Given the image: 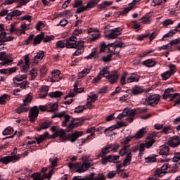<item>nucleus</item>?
<instances>
[{
  "label": "nucleus",
  "mask_w": 180,
  "mask_h": 180,
  "mask_svg": "<svg viewBox=\"0 0 180 180\" xmlns=\"http://www.w3.org/2000/svg\"><path fill=\"white\" fill-rule=\"evenodd\" d=\"M51 131L53 133L51 135V139L60 137L62 141L69 140L71 143H75L77 139L82 136V133L78 131L67 135V133L63 129H57V127L55 126L51 127Z\"/></svg>",
  "instance_id": "f257e3e1"
},
{
  "label": "nucleus",
  "mask_w": 180,
  "mask_h": 180,
  "mask_svg": "<svg viewBox=\"0 0 180 180\" xmlns=\"http://www.w3.org/2000/svg\"><path fill=\"white\" fill-rule=\"evenodd\" d=\"M103 77L107 78L110 83L116 84V82H117V79H119V73L117 72V70H115L110 73V72H109V67L105 66L100 71L96 77L93 79V84H98Z\"/></svg>",
  "instance_id": "f03ea898"
},
{
  "label": "nucleus",
  "mask_w": 180,
  "mask_h": 180,
  "mask_svg": "<svg viewBox=\"0 0 180 180\" xmlns=\"http://www.w3.org/2000/svg\"><path fill=\"white\" fill-rule=\"evenodd\" d=\"M124 47H126V45L122 41H119L117 44L113 42L107 44L105 42H102L100 45V53H105L106 50H108L109 53L114 56H119L120 50H117V49H124Z\"/></svg>",
  "instance_id": "7ed1b4c3"
},
{
  "label": "nucleus",
  "mask_w": 180,
  "mask_h": 180,
  "mask_svg": "<svg viewBox=\"0 0 180 180\" xmlns=\"http://www.w3.org/2000/svg\"><path fill=\"white\" fill-rule=\"evenodd\" d=\"M77 39L75 36L70 37L66 40L67 49H77V50L72 54V56H80L84 53V41H77Z\"/></svg>",
  "instance_id": "20e7f679"
},
{
  "label": "nucleus",
  "mask_w": 180,
  "mask_h": 180,
  "mask_svg": "<svg viewBox=\"0 0 180 180\" xmlns=\"http://www.w3.org/2000/svg\"><path fill=\"white\" fill-rule=\"evenodd\" d=\"M174 92V88H168L167 89L163 94V99L169 98L170 102H174V106H176V105H180V94L179 93Z\"/></svg>",
  "instance_id": "39448f33"
},
{
  "label": "nucleus",
  "mask_w": 180,
  "mask_h": 180,
  "mask_svg": "<svg viewBox=\"0 0 180 180\" xmlns=\"http://www.w3.org/2000/svg\"><path fill=\"white\" fill-rule=\"evenodd\" d=\"M68 167L70 169L75 171V172H79V174H82L89 169L91 167V162H84L82 164L80 162L69 163Z\"/></svg>",
  "instance_id": "423d86ee"
},
{
  "label": "nucleus",
  "mask_w": 180,
  "mask_h": 180,
  "mask_svg": "<svg viewBox=\"0 0 180 180\" xmlns=\"http://www.w3.org/2000/svg\"><path fill=\"white\" fill-rule=\"evenodd\" d=\"M136 115H137V111L136 110H124L122 113L118 115L117 119L122 120L123 117H125V120H127V122H129V123H132V122L134 120V116H136Z\"/></svg>",
  "instance_id": "0eeeda50"
},
{
  "label": "nucleus",
  "mask_w": 180,
  "mask_h": 180,
  "mask_svg": "<svg viewBox=\"0 0 180 180\" xmlns=\"http://www.w3.org/2000/svg\"><path fill=\"white\" fill-rule=\"evenodd\" d=\"M32 96L30 95H28L24 100H23V103L18 107L15 109V112L18 113L20 115V113H25L26 112H29L30 108L29 107L30 105V103L32 102Z\"/></svg>",
  "instance_id": "6e6552de"
},
{
  "label": "nucleus",
  "mask_w": 180,
  "mask_h": 180,
  "mask_svg": "<svg viewBox=\"0 0 180 180\" xmlns=\"http://www.w3.org/2000/svg\"><path fill=\"white\" fill-rule=\"evenodd\" d=\"M147 133L146 128L141 129L134 136H130L129 137L126 138L121 143L124 144V146H127L134 139L135 140H139V139H141L144 134Z\"/></svg>",
  "instance_id": "1a4fd4ad"
},
{
  "label": "nucleus",
  "mask_w": 180,
  "mask_h": 180,
  "mask_svg": "<svg viewBox=\"0 0 180 180\" xmlns=\"http://www.w3.org/2000/svg\"><path fill=\"white\" fill-rule=\"evenodd\" d=\"M0 65L1 67H7V65H10L12 64L13 59L11 57V55H7L6 52L2 51L0 52Z\"/></svg>",
  "instance_id": "9d476101"
},
{
  "label": "nucleus",
  "mask_w": 180,
  "mask_h": 180,
  "mask_svg": "<svg viewBox=\"0 0 180 180\" xmlns=\"http://www.w3.org/2000/svg\"><path fill=\"white\" fill-rule=\"evenodd\" d=\"M15 152L11 153V155L9 156H4L3 158L0 157V162H2V164H4V165H8L9 162H18L19 160H20V156L19 155H14Z\"/></svg>",
  "instance_id": "9b49d317"
},
{
  "label": "nucleus",
  "mask_w": 180,
  "mask_h": 180,
  "mask_svg": "<svg viewBox=\"0 0 180 180\" xmlns=\"http://www.w3.org/2000/svg\"><path fill=\"white\" fill-rule=\"evenodd\" d=\"M56 117H58V119H63V117H64V121L62 122V126H63V127H67V123H68L70 119H71V116L68 115L65 111L55 113L52 115L51 119H56Z\"/></svg>",
  "instance_id": "f8f14e48"
},
{
  "label": "nucleus",
  "mask_w": 180,
  "mask_h": 180,
  "mask_svg": "<svg viewBox=\"0 0 180 180\" xmlns=\"http://www.w3.org/2000/svg\"><path fill=\"white\" fill-rule=\"evenodd\" d=\"M120 158V155H109L105 157H103L101 159V164L103 165H108V162H112L113 164H119L120 161H117Z\"/></svg>",
  "instance_id": "ddd939ff"
},
{
  "label": "nucleus",
  "mask_w": 180,
  "mask_h": 180,
  "mask_svg": "<svg viewBox=\"0 0 180 180\" xmlns=\"http://www.w3.org/2000/svg\"><path fill=\"white\" fill-rule=\"evenodd\" d=\"M161 96L158 94H148L146 98V101L150 105V106H156L158 105Z\"/></svg>",
  "instance_id": "4468645a"
},
{
  "label": "nucleus",
  "mask_w": 180,
  "mask_h": 180,
  "mask_svg": "<svg viewBox=\"0 0 180 180\" xmlns=\"http://www.w3.org/2000/svg\"><path fill=\"white\" fill-rule=\"evenodd\" d=\"M176 66L174 64H170L169 70L161 74L163 81H167L171 76L174 75L176 72Z\"/></svg>",
  "instance_id": "2eb2a0df"
},
{
  "label": "nucleus",
  "mask_w": 180,
  "mask_h": 180,
  "mask_svg": "<svg viewBox=\"0 0 180 180\" xmlns=\"http://www.w3.org/2000/svg\"><path fill=\"white\" fill-rule=\"evenodd\" d=\"M79 84L77 82H75L74 84V91H70V92L65 97V99H67V98H74L75 95L77 94H82L84 92V88L79 87Z\"/></svg>",
  "instance_id": "dca6fc26"
},
{
  "label": "nucleus",
  "mask_w": 180,
  "mask_h": 180,
  "mask_svg": "<svg viewBox=\"0 0 180 180\" xmlns=\"http://www.w3.org/2000/svg\"><path fill=\"white\" fill-rule=\"evenodd\" d=\"M39 117V108L37 106H34L29 112L28 117L30 119V123H34L37 120Z\"/></svg>",
  "instance_id": "f3484780"
},
{
  "label": "nucleus",
  "mask_w": 180,
  "mask_h": 180,
  "mask_svg": "<svg viewBox=\"0 0 180 180\" xmlns=\"http://www.w3.org/2000/svg\"><path fill=\"white\" fill-rule=\"evenodd\" d=\"M120 34H122V28L118 27L110 30L106 36L108 39H117V36H120Z\"/></svg>",
  "instance_id": "a211bd4d"
},
{
  "label": "nucleus",
  "mask_w": 180,
  "mask_h": 180,
  "mask_svg": "<svg viewBox=\"0 0 180 180\" xmlns=\"http://www.w3.org/2000/svg\"><path fill=\"white\" fill-rule=\"evenodd\" d=\"M13 2H18L19 5L17 6L16 8H20V6H23L29 4L30 0H5L3 5H11Z\"/></svg>",
  "instance_id": "6ab92c4d"
},
{
  "label": "nucleus",
  "mask_w": 180,
  "mask_h": 180,
  "mask_svg": "<svg viewBox=\"0 0 180 180\" xmlns=\"http://www.w3.org/2000/svg\"><path fill=\"white\" fill-rule=\"evenodd\" d=\"M61 72L58 70H55L52 72L51 76L49 77V79H51V82H58V81H61L63 78L60 76Z\"/></svg>",
  "instance_id": "aec40b11"
},
{
  "label": "nucleus",
  "mask_w": 180,
  "mask_h": 180,
  "mask_svg": "<svg viewBox=\"0 0 180 180\" xmlns=\"http://www.w3.org/2000/svg\"><path fill=\"white\" fill-rule=\"evenodd\" d=\"M168 145L169 147H178V146H180V137L178 136H174L168 141Z\"/></svg>",
  "instance_id": "412c9836"
},
{
  "label": "nucleus",
  "mask_w": 180,
  "mask_h": 180,
  "mask_svg": "<svg viewBox=\"0 0 180 180\" xmlns=\"http://www.w3.org/2000/svg\"><path fill=\"white\" fill-rule=\"evenodd\" d=\"M20 15H22V11L15 9L11 13H8L6 19H8V20H12V18L16 19V18H18V16H20Z\"/></svg>",
  "instance_id": "4be33fe9"
},
{
  "label": "nucleus",
  "mask_w": 180,
  "mask_h": 180,
  "mask_svg": "<svg viewBox=\"0 0 180 180\" xmlns=\"http://www.w3.org/2000/svg\"><path fill=\"white\" fill-rule=\"evenodd\" d=\"M25 58V65H22L20 66V70L22 71V72H27L29 71V67H30V60H29V55H25L24 56Z\"/></svg>",
  "instance_id": "5701e85b"
},
{
  "label": "nucleus",
  "mask_w": 180,
  "mask_h": 180,
  "mask_svg": "<svg viewBox=\"0 0 180 180\" xmlns=\"http://www.w3.org/2000/svg\"><path fill=\"white\" fill-rule=\"evenodd\" d=\"M44 57V51H39V53L34 57V60H32V64H39Z\"/></svg>",
  "instance_id": "b1692460"
},
{
  "label": "nucleus",
  "mask_w": 180,
  "mask_h": 180,
  "mask_svg": "<svg viewBox=\"0 0 180 180\" xmlns=\"http://www.w3.org/2000/svg\"><path fill=\"white\" fill-rule=\"evenodd\" d=\"M131 9H133V6H129L127 8H124L122 11H118V12H115L114 13V18H120V15H122V16H124L126 15V13H129V12H130V11H131Z\"/></svg>",
  "instance_id": "393cba45"
},
{
  "label": "nucleus",
  "mask_w": 180,
  "mask_h": 180,
  "mask_svg": "<svg viewBox=\"0 0 180 180\" xmlns=\"http://www.w3.org/2000/svg\"><path fill=\"white\" fill-rule=\"evenodd\" d=\"M53 124V122L50 120H46L39 124V127L38 128V131H41V130H46Z\"/></svg>",
  "instance_id": "a878e982"
},
{
  "label": "nucleus",
  "mask_w": 180,
  "mask_h": 180,
  "mask_svg": "<svg viewBox=\"0 0 180 180\" xmlns=\"http://www.w3.org/2000/svg\"><path fill=\"white\" fill-rule=\"evenodd\" d=\"M6 32H1L0 33V43H6L7 41H12L13 37L12 36H8L6 37Z\"/></svg>",
  "instance_id": "bb28decb"
},
{
  "label": "nucleus",
  "mask_w": 180,
  "mask_h": 180,
  "mask_svg": "<svg viewBox=\"0 0 180 180\" xmlns=\"http://www.w3.org/2000/svg\"><path fill=\"white\" fill-rule=\"evenodd\" d=\"M159 154L164 157H167V155H169V147L162 145L160 147Z\"/></svg>",
  "instance_id": "cd10ccee"
},
{
  "label": "nucleus",
  "mask_w": 180,
  "mask_h": 180,
  "mask_svg": "<svg viewBox=\"0 0 180 180\" xmlns=\"http://www.w3.org/2000/svg\"><path fill=\"white\" fill-rule=\"evenodd\" d=\"M47 112H51L54 113V112L57 111L58 109V104L57 103H50L49 104H46Z\"/></svg>",
  "instance_id": "c85d7f7f"
},
{
  "label": "nucleus",
  "mask_w": 180,
  "mask_h": 180,
  "mask_svg": "<svg viewBox=\"0 0 180 180\" xmlns=\"http://www.w3.org/2000/svg\"><path fill=\"white\" fill-rule=\"evenodd\" d=\"M140 80V77H139V75L137 74H129V77H127V82L131 83V82H139Z\"/></svg>",
  "instance_id": "c756f323"
},
{
  "label": "nucleus",
  "mask_w": 180,
  "mask_h": 180,
  "mask_svg": "<svg viewBox=\"0 0 180 180\" xmlns=\"http://www.w3.org/2000/svg\"><path fill=\"white\" fill-rule=\"evenodd\" d=\"M112 147V144H108L104 146V148L101 149V153L98 154V157H102V158H103V157H105L103 155H107V154H109V150H110Z\"/></svg>",
  "instance_id": "7c9ffc66"
},
{
  "label": "nucleus",
  "mask_w": 180,
  "mask_h": 180,
  "mask_svg": "<svg viewBox=\"0 0 180 180\" xmlns=\"http://www.w3.org/2000/svg\"><path fill=\"white\" fill-rule=\"evenodd\" d=\"M131 92L132 95H141L144 92V89L141 86H134Z\"/></svg>",
  "instance_id": "2f4dec72"
},
{
  "label": "nucleus",
  "mask_w": 180,
  "mask_h": 180,
  "mask_svg": "<svg viewBox=\"0 0 180 180\" xmlns=\"http://www.w3.org/2000/svg\"><path fill=\"white\" fill-rule=\"evenodd\" d=\"M79 124L80 123L79 122H75V120L72 121L71 123L68 125L66 131L68 133L71 131V130H74V129H75V127H78Z\"/></svg>",
  "instance_id": "473e14b6"
},
{
  "label": "nucleus",
  "mask_w": 180,
  "mask_h": 180,
  "mask_svg": "<svg viewBox=\"0 0 180 180\" xmlns=\"http://www.w3.org/2000/svg\"><path fill=\"white\" fill-rule=\"evenodd\" d=\"M168 169V164H164L162 167H161V170H157V175H158V176L160 178H161V176H164V175H165V171H167Z\"/></svg>",
  "instance_id": "72a5a7b5"
},
{
  "label": "nucleus",
  "mask_w": 180,
  "mask_h": 180,
  "mask_svg": "<svg viewBox=\"0 0 180 180\" xmlns=\"http://www.w3.org/2000/svg\"><path fill=\"white\" fill-rule=\"evenodd\" d=\"M125 155H127V157L124 160L123 165L124 167H127V165H130V162H131V158H133V154H131V152H128Z\"/></svg>",
  "instance_id": "f704fd0d"
},
{
  "label": "nucleus",
  "mask_w": 180,
  "mask_h": 180,
  "mask_svg": "<svg viewBox=\"0 0 180 180\" xmlns=\"http://www.w3.org/2000/svg\"><path fill=\"white\" fill-rule=\"evenodd\" d=\"M127 153H131V150H130V145L127 144L120 150V155L124 157Z\"/></svg>",
  "instance_id": "c9c22d12"
},
{
  "label": "nucleus",
  "mask_w": 180,
  "mask_h": 180,
  "mask_svg": "<svg viewBox=\"0 0 180 180\" xmlns=\"http://www.w3.org/2000/svg\"><path fill=\"white\" fill-rule=\"evenodd\" d=\"M94 139H95V133H92L91 134L87 136L86 139H82L79 140L78 144H79V146H83L85 144V143H86V140H94Z\"/></svg>",
  "instance_id": "e433bc0d"
},
{
  "label": "nucleus",
  "mask_w": 180,
  "mask_h": 180,
  "mask_svg": "<svg viewBox=\"0 0 180 180\" xmlns=\"http://www.w3.org/2000/svg\"><path fill=\"white\" fill-rule=\"evenodd\" d=\"M49 94V86H44L41 89V93L39 94V97L43 99L47 96Z\"/></svg>",
  "instance_id": "4c0bfd02"
},
{
  "label": "nucleus",
  "mask_w": 180,
  "mask_h": 180,
  "mask_svg": "<svg viewBox=\"0 0 180 180\" xmlns=\"http://www.w3.org/2000/svg\"><path fill=\"white\" fill-rule=\"evenodd\" d=\"M43 40V32L39 34L34 38L33 46H37V44H40Z\"/></svg>",
  "instance_id": "58836bf2"
},
{
  "label": "nucleus",
  "mask_w": 180,
  "mask_h": 180,
  "mask_svg": "<svg viewBox=\"0 0 180 180\" xmlns=\"http://www.w3.org/2000/svg\"><path fill=\"white\" fill-rule=\"evenodd\" d=\"M49 136V132H45L44 134L40 135L39 137L35 138L37 144H41L42 141H44L45 139H47Z\"/></svg>",
  "instance_id": "ea45409f"
},
{
  "label": "nucleus",
  "mask_w": 180,
  "mask_h": 180,
  "mask_svg": "<svg viewBox=\"0 0 180 180\" xmlns=\"http://www.w3.org/2000/svg\"><path fill=\"white\" fill-rule=\"evenodd\" d=\"M63 91H52L51 93H49V96H50V98H61V96H63Z\"/></svg>",
  "instance_id": "a19ab883"
},
{
  "label": "nucleus",
  "mask_w": 180,
  "mask_h": 180,
  "mask_svg": "<svg viewBox=\"0 0 180 180\" xmlns=\"http://www.w3.org/2000/svg\"><path fill=\"white\" fill-rule=\"evenodd\" d=\"M143 65L146 67H148L149 68L151 67H154L155 65V61L153 59H148L143 62Z\"/></svg>",
  "instance_id": "79ce46f5"
},
{
  "label": "nucleus",
  "mask_w": 180,
  "mask_h": 180,
  "mask_svg": "<svg viewBox=\"0 0 180 180\" xmlns=\"http://www.w3.org/2000/svg\"><path fill=\"white\" fill-rule=\"evenodd\" d=\"M113 5V1H103L102 4L98 5V9H105V8H108V6H110Z\"/></svg>",
  "instance_id": "37998d69"
},
{
  "label": "nucleus",
  "mask_w": 180,
  "mask_h": 180,
  "mask_svg": "<svg viewBox=\"0 0 180 180\" xmlns=\"http://www.w3.org/2000/svg\"><path fill=\"white\" fill-rule=\"evenodd\" d=\"M9 99H11V96L8 94H4L0 96V105H6V102L9 101Z\"/></svg>",
  "instance_id": "c03bdc74"
},
{
  "label": "nucleus",
  "mask_w": 180,
  "mask_h": 180,
  "mask_svg": "<svg viewBox=\"0 0 180 180\" xmlns=\"http://www.w3.org/2000/svg\"><path fill=\"white\" fill-rule=\"evenodd\" d=\"M91 8V4H87L86 6H81L80 7H77L76 11V13H82V12H84V11H88Z\"/></svg>",
  "instance_id": "a18cd8bd"
},
{
  "label": "nucleus",
  "mask_w": 180,
  "mask_h": 180,
  "mask_svg": "<svg viewBox=\"0 0 180 180\" xmlns=\"http://www.w3.org/2000/svg\"><path fill=\"white\" fill-rule=\"evenodd\" d=\"M10 30L11 33H15V34L20 35V29L15 28V25L11 24L10 27L8 28Z\"/></svg>",
  "instance_id": "49530a36"
},
{
  "label": "nucleus",
  "mask_w": 180,
  "mask_h": 180,
  "mask_svg": "<svg viewBox=\"0 0 180 180\" xmlns=\"http://www.w3.org/2000/svg\"><path fill=\"white\" fill-rule=\"evenodd\" d=\"M44 43H49V41H51V40H54V36L53 35H44V32H43V39H42Z\"/></svg>",
  "instance_id": "de8ad7c7"
},
{
  "label": "nucleus",
  "mask_w": 180,
  "mask_h": 180,
  "mask_svg": "<svg viewBox=\"0 0 180 180\" xmlns=\"http://www.w3.org/2000/svg\"><path fill=\"white\" fill-rule=\"evenodd\" d=\"M155 157H157V155H149L148 158H145V161L146 162H155V161H157V159L155 158Z\"/></svg>",
  "instance_id": "09e8293b"
},
{
  "label": "nucleus",
  "mask_w": 180,
  "mask_h": 180,
  "mask_svg": "<svg viewBox=\"0 0 180 180\" xmlns=\"http://www.w3.org/2000/svg\"><path fill=\"white\" fill-rule=\"evenodd\" d=\"M26 78H27V76H26V75H18L15 77H14L13 80L20 82V81H23V79H26Z\"/></svg>",
  "instance_id": "8fccbe9b"
},
{
  "label": "nucleus",
  "mask_w": 180,
  "mask_h": 180,
  "mask_svg": "<svg viewBox=\"0 0 180 180\" xmlns=\"http://www.w3.org/2000/svg\"><path fill=\"white\" fill-rule=\"evenodd\" d=\"M12 133H13V129L8 127L3 131L2 134L3 136H8V134H12Z\"/></svg>",
  "instance_id": "3c124183"
},
{
  "label": "nucleus",
  "mask_w": 180,
  "mask_h": 180,
  "mask_svg": "<svg viewBox=\"0 0 180 180\" xmlns=\"http://www.w3.org/2000/svg\"><path fill=\"white\" fill-rule=\"evenodd\" d=\"M127 75H129V73L127 72H125L120 79V84L121 85H126V78H129V77H127Z\"/></svg>",
  "instance_id": "603ef678"
},
{
  "label": "nucleus",
  "mask_w": 180,
  "mask_h": 180,
  "mask_svg": "<svg viewBox=\"0 0 180 180\" xmlns=\"http://www.w3.org/2000/svg\"><path fill=\"white\" fill-rule=\"evenodd\" d=\"M56 47L57 49H65L67 47V41H65V43H64L63 41H58L56 43Z\"/></svg>",
  "instance_id": "864d4df0"
},
{
  "label": "nucleus",
  "mask_w": 180,
  "mask_h": 180,
  "mask_svg": "<svg viewBox=\"0 0 180 180\" xmlns=\"http://www.w3.org/2000/svg\"><path fill=\"white\" fill-rule=\"evenodd\" d=\"M101 37V34L93 32L91 34V37H90V41H96L98 39Z\"/></svg>",
  "instance_id": "5fc2aeb1"
},
{
  "label": "nucleus",
  "mask_w": 180,
  "mask_h": 180,
  "mask_svg": "<svg viewBox=\"0 0 180 180\" xmlns=\"http://www.w3.org/2000/svg\"><path fill=\"white\" fill-rule=\"evenodd\" d=\"M149 36H150V34H142L138 35L136 40H138V41H143L144 39H147V37H148Z\"/></svg>",
  "instance_id": "6e6d98bb"
},
{
  "label": "nucleus",
  "mask_w": 180,
  "mask_h": 180,
  "mask_svg": "<svg viewBox=\"0 0 180 180\" xmlns=\"http://www.w3.org/2000/svg\"><path fill=\"white\" fill-rule=\"evenodd\" d=\"M90 180H106V176L103 173L98 174L94 179H90Z\"/></svg>",
  "instance_id": "4d7b16f0"
},
{
  "label": "nucleus",
  "mask_w": 180,
  "mask_h": 180,
  "mask_svg": "<svg viewBox=\"0 0 180 180\" xmlns=\"http://www.w3.org/2000/svg\"><path fill=\"white\" fill-rule=\"evenodd\" d=\"M58 161V158H51L49 159V162H51V167H57V162Z\"/></svg>",
  "instance_id": "13d9d810"
},
{
  "label": "nucleus",
  "mask_w": 180,
  "mask_h": 180,
  "mask_svg": "<svg viewBox=\"0 0 180 180\" xmlns=\"http://www.w3.org/2000/svg\"><path fill=\"white\" fill-rule=\"evenodd\" d=\"M85 109H86L85 106L79 105L75 108V113H82L84 112V110H85Z\"/></svg>",
  "instance_id": "bf43d9fd"
},
{
  "label": "nucleus",
  "mask_w": 180,
  "mask_h": 180,
  "mask_svg": "<svg viewBox=\"0 0 180 180\" xmlns=\"http://www.w3.org/2000/svg\"><path fill=\"white\" fill-rule=\"evenodd\" d=\"M162 129V130L161 133H165V134H168V133H170L171 130H172V127L171 126L163 127V128Z\"/></svg>",
  "instance_id": "052dcab7"
},
{
  "label": "nucleus",
  "mask_w": 180,
  "mask_h": 180,
  "mask_svg": "<svg viewBox=\"0 0 180 180\" xmlns=\"http://www.w3.org/2000/svg\"><path fill=\"white\" fill-rule=\"evenodd\" d=\"M84 5L82 0H75L73 4V8H79Z\"/></svg>",
  "instance_id": "680f3d73"
},
{
  "label": "nucleus",
  "mask_w": 180,
  "mask_h": 180,
  "mask_svg": "<svg viewBox=\"0 0 180 180\" xmlns=\"http://www.w3.org/2000/svg\"><path fill=\"white\" fill-rule=\"evenodd\" d=\"M112 57H113V54H108L106 56L103 57V61L109 63V61H112Z\"/></svg>",
  "instance_id": "e2e57ef3"
},
{
  "label": "nucleus",
  "mask_w": 180,
  "mask_h": 180,
  "mask_svg": "<svg viewBox=\"0 0 180 180\" xmlns=\"http://www.w3.org/2000/svg\"><path fill=\"white\" fill-rule=\"evenodd\" d=\"M162 25L163 26H165V27H167V26H169V25H174V20L171 19L165 20V21H163Z\"/></svg>",
  "instance_id": "0e129e2a"
},
{
  "label": "nucleus",
  "mask_w": 180,
  "mask_h": 180,
  "mask_svg": "<svg viewBox=\"0 0 180 180\" xmlns=\"http://www.w3.org/2000/svg\"><path fill=\"white\" fill-rule=\"evenodd\" d=\"M99 1L100 0H90V1L87 3L90 5L89 9H91V8H94V6H96V5L99 4Z\"/></svg>",
  "instance_id": "69168bd1"
},
{
  "label": "nucleus",
  "mask_w": 180,
  "mask_h": 180,
  "mask_svg": "<svg viewBox=\"0 0 180 180\" xmlns=\"http://www.w3.org/2000/svg\"><path fill=\"white\" fill-rule=\"evenodd\" d=\"M115 176H116V172L115 171H110L108 172V175H107V178L108 179H113V178H115Z\"/></svg>",
  "instance_id": "338daca9"
},
{
  "label": "nucleus",
  "mask_w": 180,
  "mask_h": 180,
  "mask_svg": "<svg viewBox=\"0 0 180 180\" xmlns=\"http://www.w3.org/2000/svg\"><path fill=\"white\" fill-rule=\"evenodd\" d=\"M115 129H116L115 126H111L108 128H106L104 130V133H105V134H109V133H110V131H113V130H115Z\"/></svg>",
  "instance_id": "774afa93"
}]
</instances>
